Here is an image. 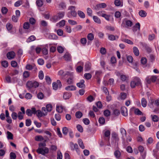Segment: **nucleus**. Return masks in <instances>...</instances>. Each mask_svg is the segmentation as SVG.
<instances>
[{
    "label": "nucleus",
    "mask_w": 159,
    "mask_h": 159,
    "mask_svg": "<svg viewBox=\"0 0 159 159\" xmlns=\"http://www.w3.org/2000/svg\"><path fill=\"white\" fill-rule=\"evenodd\" d=\"M133 25L132 22L127 19L123 20L121 24L122 28H128L129 27H131Z\"/></svg>",
    "instance_id": "1"
},
{
    "label": "nucleus",
    "mask_w": 159,
    "mask_h": 159,
    "mask_svg": "<svg viewBox=\"0 0 159 159\" xmlns=\"http://www.w3.org/2000/svg\"><path fill=\"white\" fill-rule=\"evenodd\" d=\"M36 152L39 154L45 156L46 154L48 153L49 149L48 148L46 147L39 148L36 150Z\"/></svg>",
    "instance_id": "2"
},
{
    "label": "nucleus",
    "mask_w": 159,
    "mask_h": 159,
    "mask_svg": "<svg viewBox=\"0 0 159 159\" xmlns=\"http://www.w3.org/2000/svg\"><path fill=\"white\" fill-rule=\"evenodd\" d=\"M39 85V83L36 81H29L26 83V86L29 90L33 88H36L38 87Z\"/></svg>",
    "instance_id": "3"
},
{
    "label": "nucleus",
    "mask_w": 159,
    "mask_h": 159,
    "mask_svg": "<svg viewBox=\"0 0 159 159\" xmlns=\"http://www.w3.org/2000/svg\"><path fill=\"white\" fill-rule=\"evenodd\" d=\"M140 84V80L138 77L135 78L134 80L132 81L131 82L130 86L131 88H134L136 85H138Z\"/></svg>",
    "instance_id": "4"
},
{
    "label": "nucleus",
    "mask_w": 159,
    "mask_h": 159,
    "mask_svg": "<svg viewBox=\"0 0 159 159\" xmlns=\"http://www.w3.org/2000/svg\"><path fill=\"white\" fill-rule=\"evenodd\" d=\"M61 83L59 80H57L56 82H53L52 83L53 88L55 90H57L58 87L61 88Z\"/></svg>",
    "instance_id": "5"
},
{
    "label": "nucleus",
    "mask_w": 159,
    "mask_h": 159,
    "mask_svg": "<svg viewBox=\"0 0 159 159\" xmlns=\"http://www.w3.org/2000/svg\"><path fill=\"white\" fill-rule=\"evenodd\" d=\"M70 146L71 150H75L78 153H79V151L78 149V146L77 144H74L73 143H70Z\"/></svg>",
    "instance_id": "6"
},
{
    "label": "nucleus",
    "mask_w": 159,
    "mask_h": 159,
    "mask_svg": "<svg viewBox=\"0 0 159 159\" xmlns=\"http://www.w3.org/2000/svg\"><path fill=\"white\" fill-rule=\"evenodd\" d=\"M16 55V54L13 51L8 52L7 54V58L9 59H12L14 58Z\"/></svg>",
    "instance_id": "7"
},
{
    "label": "nucleus",
    "mask_w": 159,
    "mask_h": 159,
    "mask_svg": "<svg viewBox=\"0 0 159 159\" xmlns=\"http://www.w3.org/2000/svg\"><path fill=\"white\" fill-rule=\"evenodd\" d=\"M121 112L122 115L124 116H126L128 115L127 109V108L124 106L121 107Z\"/></svg>",
    "instance_id": "8"
},
{
    "label": "nucleus",
    "mask_w": 159,
    "mask_h": 159,
    "mask_svg": "<svg viewBox=\"0 0 159 159\" xmlns=\"http://www.w3.org/2000/svg\"><path fill=\"white\" fill-rule=\"evenodd\" d=\"M107 6L106 4L105 3H103L101 4H97L95 7L94 9L96 10H98L100 8H105Z\"/></svg>",
    "instance_id": "9"
},
{
    "label": "nucleus",
    "mask_w": 159,
    "mask_h": 159,
    "mask_svg": "<svg viewBox=\"0 0 159 159\" xmlns=\"http://www.w3.org/2000/svg\"><path fill=\"white\" fill-rule=\"evenodd\" d=\"M120 132L122 135V138L124 141L126 138V132L125 129L123 128L120 129Z\"/></svg>",
    "instance_id": "10"
},
{
    "label": "nucleus",
    "mask_w": 159,
    "mask_h": 159,
    "mask_svg": "<svg viewBox=\"0 0 159 159\" xmlns=\"http://www.w3.org/2000/svg\"><path fill=\"white\" fill-rule=\"evenodd\" d=\"M77 16V13L75 11H70L68 12L67 14V16L69 18H71V17H75Z\"/></svg>",
    "instance_id": "11"
},
{
    "label": "nucleus",
    "mask_w": 159,
    "mask_h": 159,
    "mask_svg": "<svg viewBox=\"0 0 159 159\" xmlns=\"http://www.w3.org/2000/svg\"><path fill=\"white\" fill-rule=\"evenodd\" d=\"M84 80H80V82L77 83L76 85L79 88H84L85 87V85L84 84Z\"/></svg>",
    "instance_id": "12"
},
{
    "label": "nucleus",
    "mask_w": 159,
    "mask_h": 159,
    "mask_svg": "<svg viewBox=\"0 0 159 159\" xmlns=\"http://www.w3.org/2000/svg\"><path fill=\"white\" fill-rule=\"evenodd\" d=\"M63 58L66 61H70L71 59V55L68 52L65 53L63 56Z\"/></svg>",
    "instance_id": "13"
},
{
    "label": "nucleus",
    "mask_w": 159,
    "mask_h": 159,
    "mask_svg": "<svg viewBox=\"0 0 159 159\" xmlns=\"http://www.w3.org/2000/svg\"><path fill=\"white\" fill-rule=\"evenodd\" d=\"M140 25L139 23H137L133 27L132 30L134 32H135L138 30H140Z\"/></svg>",
    "instance_id": "14"
},
{
    "label": "nucleus",
    "mask_w": 159,
    "mask_h": 159,
    "mask_svg": "<svg viewBox=\"0 0 159 159\" xmlns=\"http://www.w3.org/2000/svg\"><path fill=\"white\" fill-rule=\"evenodd\" d=\"M60 20L57 14L51 18V20L53 22H56Z\"/></svg>",
    "instance_id": "15"
},
{
    "label": "nucleus",
    "mask_w": 159,
    "mask_h": 159,
    "mask_svg": "<svg viewBox=\"0 0 159 159\" xmlns=\"http://www.w3.org/2000/svg\"><path fill=\"white\" fill-rule=\"evenodd\" d=\"M65 109V107L62 106H58L56 107V111L59 113L62 112Z\"/></svg>",
    "instance_id": "16"
},
{
    "label": "nucleus",
    "mask_w": 159,
    "mask_h": 159,
    "mask_svg": "<svg viewBox=\"0 0 159 159\" xmlns=\"http://www.w3.org/2000/svg\"><path fill=\"white\" fill-rule=\"evenodd\" d=\"M76 89V87L73 85L68 86L65 88V89L68 91H74Z\"/></svg>",
    "instance_id": "17"
},
{
    "label": "nucleus",
    "mask_w": 159,
    "mask_h": 159,
    "mask_svg": "<svg viewBox=\"0 0 159 159\" xmlns=\"http://www.w3.org/2000/svg\"><path fill=\"white\" fill-rule=\"evenodd\" d=\"M110 134L111 132L109 130H106L104 133V137L107 138V139L108 141L109 140Z\"/></svg>",
    "instance_id": "18"
},
{
    "label": "nucleus",
    "mask_w": 159,
    "mask_h": 159,
    "mask_svg": "<svg viewBox=\"0 0 159 159\" xmlns=\"http://www.w3.org/2000/svg\"><path fill=\"white\" fill-rule=\"evenodd\" d=\"M108 38L110 40L113 41L117 39L118 38V36L112 34H109L108 35Z\"/></svg>",
    "instance_id": "19"
},
{
    "label": "nucleus",
    "mask_w": 159,
    "mask_h": 159,
    "mask_svg": "<svg viewBox=\"0 0 159 159\" xmlns=\"http://www.w3.org/2000/svg\"><path fill=\"white\" fill-rule=\"evenodd\" d=\"M71 93L65 92L63 95V98L65 99H69L71 96Z\"/></svg>",
    "instance_id": "20"
},
{
    "label": "nucleus",
    "mask_w": 159,
    "mask_h": 159,
    "mask_svg": "<svg viewBox=\"0 0 159 159\" xmlns=\"http://www.w3.org/2000/svg\"><path fill=\"white\" fill-rule=\"evenodd\" d=\"M93 19L94 21L98 24H100L101 23V20L99 18L96 16H93Z\"/></svg>",
    "instance_id": "21"
},
{
    "label": "nucleus",
    "mask_w": 159,
    "mask_h": 159,
    "mask_svg": "<svg viewBox=\"0 0 159 159\" xmlns=\"http://www.w3.org/2000/svg\"><path fill=\"white\" fill-rule=\"evenodd\" d=\"M77 13L79 16L81 18H84L85 17V14L82 11L78 10L77 11Z\"/></svg>",
    "instance_id": "22"
},
{
    "label": "nucleus",
    "mask_w": 159,
    "mask_h": 159,
    "mask_svg": "<svg viewBox=\"0 0 159 159\" xmlns=\"http://www.w3.org/2000/svg\"><path fill=\"white\" fill-rule=\"evenodd\" d=\"M34 139L37 141H42L44 140V138L41 135L36 136L34 137Z\"/></svg>",
    "instance_id": "23"
},
{
    "label": "nucleus",
    "mask_w": 159,
    "mask_h": 159,
    "mask_svg": "<svg viewBox=\"0 0 159 159\" xmlns=\"http://www.w3.org/2000/svg\"><path fill=\"white\" fill-rule=\"evenodd\" d=\"M94 38V35L92 33H89L87 36L88 39L90 41H92L93 39Z\"/></svg>",
    "instance_id": "24"
},
{
    "label": "nucleus",
    "mask_w": 159,
    "mask_h": 159,
    "mask_svg": "<svg viewBox=\"0 0 159 159\" xmlns=\"http://www.w3.org/2000/svg\"><path fill=\"white\" fill-rule=\"evenodd\" d=\"M139 13V16L143 17H146L147 14V13L144 11L142 10L140 11Z\"/></svg>",
    "instance_id": "25"
},
{
    "label": "nucleus",
    "mask_w": 159,
    "mask_h": 159,
    "mask_svg": "<svg viewBox=\"0 0 159 159\" xmlns=\"http://www.w3.org/2000/svg\"><path fill=\"white\" fill-rule=\"evenodd\" d=\"M114 155L116 158L118 159L120 157L121 153L119 151L117 150L114 152Z\"/></svg>",
    "instance_id": "26"
},
{
    "label": "nucleus",
    "mask_w": 159,
    "mask_h": 159,
    "mask_svg": "<svg viewBox=\"0 0 159 159\" xmlns=\"http://www.w3.org/2000/svg\"><path fill=\"white\" fill-rule=\"evenodd\" d=\"M147 104V101L144 98H143L141 100V105L143 107H146Z\"/></svg>",
    "instance_id": "27"
},
{
    "label": "nucleus",
    "mask_w": 159,
    "mask_h": 159,
    "mask_svg": "<svg viewBox=\"0 0 159 159\" xmlns=\"http://www.w3.org/2000/svg\"><path fill=\"white\" fill-rule=\"evenodd\" d=\"M91 64L89 62L86 63L85 65V71H88L89 70L91 69Z\"/></svg>",
    "instance_id": "28"
},
{
    "label": "nucleus",
    "mask_w": 159,
    "mask_h": 159,
    "mask_svg": "<svg viewBox=\"0 0 159 159\" xmlns=\"http://www.w3.org/2000/svg\"><path fill=\"white\" fill-rule=\"evenodd\" d=\"M133 52L134 54L136 56L139 55V51L138 48L136 47H134L133 48Z\"/></svg>",
    "instance_id": "29"
},
{
    "label": "nucleus",
    "mask_w": 159,
    "mask_h": 159,
    "mask_svg": "<svg viewBox=\"0 0 159 159\" xmlns=\"http://www.w3.org/2000/svg\"><path fill=\"white\" fill-rule=\"evenodd\" d=\"M78 143L80 147L82 148V149H84V148L85 147L84 145L83 142H82V140L80 139H79L78 140Z\"/></svg>",
    "instance_id": "30"
},
{
    "label": "nucleus",
    "mask_w": 159,
    "mask_h": 159,
    "mask_svg": "<svg viewBox=\"0 0 159 159\" xmlns=\"http://www.w3.org/2000/svg\"><path fill=\"white\" fill-rule=\"evenodd\" d=\"M7 138L8 139H13V135L10 132L7 131Z\"/></svg>",
    "instance_id": "31"
},
{
    "label": "nucleus",
    "mask_w": 159,
    "mask_h": 159,
    "mask_svg": "<svg viewBox=\"0 0 159 159\" xmlns=\"http://www.w3.org/2000/svg\"><path fill=\"white\" fill-rule=\"evenodd\" d=\"M75 116L77 118L80 119L82 117L83 114L81 111H78L75 113Z\"/></svg>",
    "instance_id": "32"
},
{
    "label": "nucleus",
    "mask_w": 159,
    "mask_h": 159,
    "mask_svg": "<svg viewBox=\"0 0 159 159\" xmlns=\"http://www.w3.org/2000/svg\"><path fill=\"white\" fill-rule=\"evenodd\" d=\"M36 37L34 35H31L27 39V42L28 43L30 42L34 41Z\"/></svg>",
    "instance_id": "33"
},
{
    "label": "nucleus",
    "mask_w": 159,
    "mask_h": 159,
    "mask_svg": "<svg viewBox=\"0 0 159 159\" xmlns=\"http://www.w3.org/2000/svg\"><path fill=\"white\" fill-rule=\"evenodd\" d=\"M23 1L22 0H18L16 1L14 3V6L15 7H18L23 4Z\"/></svg>",
    "instance_id": "34"
},
{
    "label": "nucleus",
    "mask_w": 159,
    "mask_h": 159,
    "mask_svg": "<svg viewBox=\"0 0 159 159\" xmlns=\"http://www.w3.org/2000/svg\"><path fill=\"white\" fill-rule=\"evenodd\" d=\"M62 133L65 135L67 134L68 132V128L66 127H64L62 128Z\"/></svg>",
    "instance_id": "35"
},
{
    "label": "nucleus",
    "mask_w": 159,
    "mask_h": 159,
    "mask_svg": "<svg viewBox=\"0 0 159 159\" xmlns=\"http://www.w3.org/2000/svg\"><path fill=\"white\" fill-rule=\"evenodd\" d=\"M36 3L37 6L39 7H41L43 5V2L42 0H37Z\"/></svg>",
    "instance_id": "36"
},
{
    "label": "nucleus",
    "mask_w": 159,
    "mask_h": 159,
    "mask_svg": "<svg viewBox=\"0 0 159 159\" xmlns=\"http://www.w3.org/2000/svg\"><path fill=\"white\" fill-rule=\"evenodd\" d=\"M92 11L90 8L89 7H88L87 8V13L88 15L89 16H92Z\"/></svg>",
    "instance_id": "37"
},
{
    "label": "nucleus",
    "mask_w": 159,
    "mask_h": 159,
    "mask_svg": "<svg viewBox=\"0 0 159 159\" xmlns=\"http://www.w3.org/2000/svg\"><path fill=\"white\" fill-rule=\"evenodd\" d=\"M11 116L13 120H16L18 117V115L16 112H13L11 114Z\"/></svg>",
    "instance_id": "38"
},
{
    "label": "nucleus",
    "mask_w": 159,
    "mask_h": 159,
    "mask_svg": "<svg viewBox=\"0 0 159 159\" xmlns=\"http://www.w3.org/2000/svg\"><path fill=\"white\" fill-rule=\"evenodd\" d=\"M120 79L123 81H125L128 79V76L125 75H121Z\"/></svg>",
    "instance_id": "39"
},
{
    "label": "nucleus",
    "mask_w": 159,
    "mask_h": 159,
    "mask_svg": "<svg viewBox=\"0 0 159 159\" xmlns=\"http://www.w3.org/2000/svg\"><path fill=\"white\" fill-rule=\"evenodd\" d=\"M151 116L152 117V120L155 122H157L159 120V118L156 115L152 116L151 115Z\"/></svg>",
    "instance_id": "40"
},
{
    "label": "nucleus",
    "mask_w": 159,
    "mask_h": 159,
    "mask_svg": "<svg viewBox=\"0 0 159 159\" xmlns=\"http://www.w3.org/2000/svg\"><path fill=\"white\" fill-rule=\"evenodd\" d=\"M65 12L63 11L60 12L57 14L59 18L60 19L63 18L65 15Z\"/></svg>",
    "instance_id": "41"
},
{
    "label": "nucleus",
    "mask_w": 159,
    "mask_h": 159,
    "mask_svg": "<svg viewBox=\"0 0 159 159\" xmlns=\"http://www.w3.org/2000/svg\"><path fill=\"white\" fill-rule=\"evenodd\" d=\"M62 153L60 150L57 152V159H62Z\"/></svg>",
    "instance_id": "42"
},
{
    "label": "nucleus",
    "mask_w": 159,
    "mask_h": 159,
    "mask_svg": "<svg viewBox=\"0 0 159 159\" xmlns=\"http://www.w3.org/2000/svg\"><path fill=\"white\" fill-rule=\"evenodd\" d=\"M122 41L126 43H128V44H133V43L130 40L126 39H124L122 40Z\"/></svg>",
    "instance_id": "43"
},
{
    "label": "nucleus",
    "mask_w": 159,
    "mask_h": 159,
    "mask_svg": "<svg viewBox=\"0 0 159 159\" xmlns=\"http://www.w3.org/2000/svg\"><path fill=\"white\" fill-rule=\"evenodd\" d=\"M120 114V111L119 110L115 109L113 111V114L115 116H118Z\"/></svg>",
    "instance_id": "44"
},
{
    "label": "nucleus",
    "mask_w": 159,
    "mask_h": 159,
    "mask_svg": "<svg viewBox=\"0 0 159 159\" xmlns=\"http://www.w3.org/2000/svg\"><path fill=\"white\" fill-rule=\"evenodd\" d=\"M12 27V25L9 23H7L6 25V27L8 31L11 30Z\"/></svg>",
    "instance_id": "45"
},
{
    "label": "nucleus",
    "mask_w": 159,
    "mask_h": 159,
    "mask_svg": "<svg viewBox=\"0 0 159 159\" xmlns=\"http://www.w3.org/2000/svg\"><path fill=\"white\" fill-rule=\"evenodd\" d=\"M77 129L78 131L82 133L83 131V129L82 126L80 125H78L76 126Z\"/></svg>",
    "instance_id": "46"
},
{
    "label": "nucleus",
    "mask_w": 159,
    "mask_h": 159,
    "mask_svg": "<svg viewBox=\"0 0 159 159\" xmlns=\"http://www.w3.org/2000/svg\"><path fill=\"white\" fill-rule=\"evenodd\" d=\"M23 114L20 112L19 111L18 112V117L19 120H21L23 119L24 115Z\"/></svg>",
    "instance_id": "47"
},
{
    "label": "nucleus",
    "mask_w": 159,
    "mask_h": 159,
    "mask_svg": "<svg viewBox=\"0 0 159 159\" xmlns=\"http://www.w3.org/2000/svg\"><path fill=\"white\" fill-rule=\"evenodd\" d=\"M39 77L40 80H42L43 78L44 74L42 70H40L39 73Z\"/></svg>",
    "instance_id": "48"
},
{
    "label": "nucleus",
    "mask_w": 159,
    "mask_h": 159,
    "mask_svg": "<svg viewBox=\"0 0 159 159\" xmlns=\"http://www.w3.org/2000/svg\"><path fill=\"white\" fill-rule=\"evenodd\" d=\"M102 72L101 70H97L95 72V75L96 77L98 79L99 76H100L101 74H102Z\"/></svg>",
    "instance_id": "49"
},
{
    "label": "nucleus",
    "mask_w": 159,
    "mask_h": 159,
    "mask_svg": "<svg viewBox=\"0 0 159 159\" xmlns=\"http://www.w3.org/2000/svg\"><path fill=\"white\" fill-rule=\"evenodd\" d=\"M65 24V20H62L59 23L57 24V25H58L60 26H63Z\"/></svg>",
    "instance_id": "50"
},
{
    "label": "nucleus",
    "mask_w": 159,
    "mask_h": 159,
    "mask_svg": "<svg viewBox=\"0 0 159 159\" xmlns=\"http://www.w3.org/2000/svg\"><path fill=\"white\" fill-rule=\"evenodd\" d=\"M7 9L5 7H3L1 9V11L3 14H6L8 11Z\"/></svg>",
    "instance_id": "51"
},
{
    "label": "nucleus",
    "mask_w": 159,
    "mask_h": 159,
    "mask_svg": "<svg viewBox=\"0 0 159 159\" xmlns=\"http://www.w3.org/2000/svg\"><path fill=\"white\" fill-rule=\"evenodd\" d=\"M46 108L47 111H51L52 109V106L50 104H47L46 106Z\"/></svg>",
    "instance_id": "52"
},
{
    "label": "nucleus",
    "mask_w": 159,
    "mask_h": 159,
    "mask_svg": "<svg viewBox=\"0 0 159 159\" xmlns=\"http://www.w3.org/2000/svg\"><path fill=\"white\" fill-rule=\"evenodd\" d=\"M23 27L25 29H28L30 27V24L29 22H25L23 25Z\"/></svg>",
    "instance_id": "53"
},
{
    "label": "nucleus",
    "mask_w": 159,
    "mask_h": 159,
    "mask_svg": "<svg viewBox=\"0 0 159 159\" xmlns=\"http://www.w3.org/2000/svg\"><path fill=\"white\" fill-rule=\"evenodd\" d=\"M104 114L105 116L108 117L110 115V112L108 110H105L104 111Z\"/></svg>",
    "instance_id": "54"
},
{
    "label": "nucleus",
    "mask_w": 159,
    "mask_h": 159,
    "mask_svg": "<svg viewBox=\"0 0 159 159\" xmlns=\"http://www.w3.org/2000/svg\"><path fill=\"white\" fill-rule=\"evenodd\" d=\"M45 79L47 83L48 84H50L51 83V80L50 77L48 76H46L45 77Z\"/></svg>",
    "instance_id": "55"
},
{
    "label": "nucleus",
    "mask_w": 159,
    "mask_h": 159,
    "mask_svg": "<svg viewBox=\"0 0 159 159\" xmlns=\"http://www.w3.org/2000/svg\"><path fill=\"white\" fill-rule=\"evenodd\" d=\"M36 114H37V116L38 117H41L43 115L42 112L40 110H37Z\"/></svg>",
    "instance_id": "56"
},
{
    "label": "nucleus",
    "mask_w": 159,
    "mask_h": 159,
    "mask_svg": "<svg viewBox=\"0 0 159 159\" xmlns=\"http://www.w3.org/2000/svg\"><path fill=\"white\" fill-rule=\"evenodd\" d=\"M83 70V67L81 66H78L76 69V70L78 72H81Z\"/></svg>",
    "instance_id": "57"
},
{
    "label": "nucleus",
    "mask_w": 159,
    "mask_h": 159,
    "mask_svg": "<svg viewBox=\"0 0 159 159\" xmlns=\"http://www.w3.org/2000/svg\"><path fill=\"white\" fill-rule=\"evenodd\" d=\"M134 113L137 115H141L142 114V112L138 108H136L134 111Z\"/></svg>",
    "instance_id": "58"
},
{
    "label": "nucleus",
    "mask_w": 159,
    "mask_h": 159,
    "mask_svg": "<svg viewBox=\"0 0 159 159\" xmlns=\"http://www.w3.org/2000/svg\"><path fill=\"white\" fill-rule=\"evenodd\" d=\"M102 17H103L107 21L110 20V15H107L105 13H104Z\"/></svg>",
    "instance_id": "59"
},
{
    "label": "nucleus",
    "mask_w": 159,
    "mask_h": 159,
    "mask_svg": "<svg viewBox=\"0 0 159 159\" xmlns=\"http://www.w3.org/2000/svg\"><path fill=\"white\" fill-rule=\"evenodd\" d=\"M1 64L2 66L5 68L7 67L8 66V63L7 61H2Z\"/></svg>",
    "instance_id": "60"
},
{
    "label": "nucleus",
    "mask_w": 159,
    "mask_h": 159,
    "mask_svg": "<svg viewBox=\"0 0 159 159\" xmlns=\"http://www.w3.org/2000/svg\"><path fill=\"white\" fill-rule=\"evenodd\" d=\"M23 77L25 78H27L30 76V73L27 71H25L23 74Z\"/></svg>",
    "instance_id": "61"
},
{
    "label": "nucleus",
    "mask_w": 159,
    "mask_h": 159,
    "mask_svg": "<svg viewBox=\"0 0 159 159\" xmlns=\"http://www.w3.org/2000/svg\"><path fill=\"white\" fill-rule=\"evenodd\" d=\"M57 33L58 35L61 36L63 35V32L61 29H58L57 31Z\"/></svg>",
    "instance_id": "62"
},
{
    "label": "nucleus",
    "mask_w": 159,
    "mask_h": 159,
    "mask_svg": "<svg viewBox=\"0 0 159 159\" xmlns=\"http://www.w3.org/2000/svg\"><path fill=\"white\" fill-rule=\"evenodd\" d=\"M84 77L87 80H89L91 78L92 75L90 73H85L84 74Z\"/></svg>",
    "instance_id": "63"
},
{
    "label": "nucleus",
    "mask_w": 159,
    "mask_h": 159,
    "mask_svg": "<svg viewBox=\"0 0 159 159\" xmlns=\"http://www.w3.org/2000/svg\"><path fill=\"white\" fill-rule=\"evenodd\" d=\"M10 159H15L16 157V154L13 152H11L10 154Z\"/></svg>",
    "instance_id": "64"
}]
</instances>
